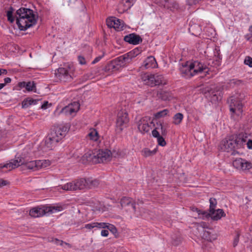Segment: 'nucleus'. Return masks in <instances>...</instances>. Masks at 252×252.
Wrapping results in <instances>:
<instances>
[{"label":"nucleus","instance_id":"f257e3e1","mask_svg":"<svg viewBox=\"0 0 252 252\" xmlns=\"http://www.w3.org/2000/svg\"><path fill=\"white\" fill-rule=\"evenodd\" d=\"M246 133H241L223 140L220 144V149L227 152H232L234 155L237 150L244 148L247 140Z\"/></svg>","mask_w":252,"mask_h":252},{"label":"nucleus","instance_id":"f03ea898","mask_svg":"<svg viewBox=\"0 0 252 252\" xmlns=\"http://www.w3.org/2000/svg\"><path fill=\"white\" fill-rule=\"evenodd\" d=\"M16 24L21 31H26L36 23L33 11L29 8H21L16 11Z\"/></svg>","mask_w":252,"mask_h":252},{"label":"nucleus","instance_id":"7ed1b4c3","mask_svg":"<svg viewBox=\"0 0 252 252\" xmlns=\"http://www.w3.org/2000/svg\"><path fill=\"white\" fill-rule=\"evenodd\" d=\"M69 128L67 124H62L54 126L46 138L45 146L49 150H52L65 136Z\"/></svg>","mask_w":252,"mask_h":252},{"label":"nucleus","instance_id":"20e7f679","mask_svg":"<svg viewBox=\"0 0 252 252\" xmlns=\"http://www.w3.org/2000/svg\"><path fill=\"white\" fill-rule=\"evenodd\" d=\"M63 210L62 206H43L35 207L30 211V215L34 218L39 217L47 214H52L61 211Z\"/></svg>","mask_w":252,"mask_h":252},{"label":"nucleus","instance_id":"39448f33","mask_svg":"<svg viewBox=\"0 0 252 252\" xmlns=\"http://www.w3.org/2000/svg\"><path fill=\"white\" fill-rule=\"evenodd\" d=\"M141 78L145 84L151 87L165 83L162 75L158 74H149L146 73L142 76Z\"/></svg>","mask_w":252,"mask_h":252},{"label":"nucleus","instance_id":"423d86ee","mask_svg":"<svg viewBox=\"0 0 252 252\" xmlns=\"http://www.w3.org/2000/svg\"><path fill=\"white\" fill-rule=\"evenodd\" d=\"M242 98L240 94H236L231 96L228 100L229 103L230 111L232 113L240 116L242 113V104L241 99Z\"/></svg>","mask_w":252,"mask_h":252},{"label":"nucleus","instance_id":"0eeeda50","mask_svg":"<svg viewBox=\"0 0 252 252\" xmlns=\"http://www.w3.org/2000/svg\"><path fill=\"white\" fill-rule=\"evenodd\" d=\"M25 163V159L21 157H16L10 160L8 163L4 164H0V172H6L14 169Z\"/></svg>","mask_w":252,"mask_h":252},{"label":"nucleus","instance_id":"6e6552de","mask_svg":"<svg viewBox=\"0 0 252 252\" xmlns=\"http://www.w3.org/2000/svg\"><path fill=\"white\" fill-rule=\"evenodd\" d=\"M86 179L75 180L62 186L61 189L65 190H76L85 189Z\"/></svg>","mask_w":252,"mask_h":252},{"label":"nucleus","instance_id":"1a4fd4ad","mask_svg":"<svg viewBox=\"0 0 252 252\" xmlns=\"http://www.w3.org/2000/svg\"><path fill=\"white\" fill-rule=\"evenodd\" d=\"M24 164L26 165L27 168L33 171H36L49 166L50 162L46 160H36L28 162L25 160Z\"/></svg>","mask_w":252,"mask_h":252},{"label":"nucleus","instance_id":"9d476101","mask_svg":"<svg viewBox=\"0 0 252 252\" xmlns=\"http://www.w3.org/2000/svg\"><path fill=\"white\" fill-rule=\"evenodd\" d=\"M129 122L128 114L125 110H121L118 114L116 126L118 130L121 132L126 127Z\"/></svg>","mask_w":252,"mask_h":252},{"label":"nucleus","instance_id":"9b49d317","mask_svg":"<svg viewBox=\"0 0 252 252\" xmlns=\"http://www.w3.org/2000/svg\"><path fill=\"white\" fill-rule=\"evenodd\" d=\"M130 62L129 58H127L126 55L125 54L111 61L109 66L111 69L119 70L120 68L125 66Z\"/></svg>","mask_w":252,"mask_h":252},{"label":"nucleus","instance_id":"f8f14e48","mask_svg":"<svg viewBox=\"0 0 252 252\" xmlns=\"http://www.w3.org/2000/svg\"><path fill=\"white\" fill-rule=\"evenodd\" d=\"M168 124L160 121L156 123L155 129L152 131V135L154 137L158 136L160 133L162 136H165L167 134V128Z\"/></svg>","mask_w":252,"mask_h":252},{"label":"nucleus","instance_id":"ddd939ff","mask_svg":"<svg viewBox=\"0 0 252 252\" xmlns=\"http://www.w3.org/2000/svg\"><path fill=\"white\" fill-rule=\"evenodd\" d=\"M233 166L239 170L247 171L252 168V163L245 159L239 158L233 161Z\"/></svg>","mask_w":252,"mask_h":252},{"label":"nucleus","instance_id":"4468645a","mask_svg":"<svg viewBox=\"0 0 252 252\" xmlns=\"http://www.w3.org/2000/svg\"><path fill=\"white\" fill-rule=\"evenodd\" d=\"M96 159L98 163L107 162L110 160L112 156L111 152L108 150H96Z\"/></svg>","mask_w":252,"mask_h":252},{"label":"nucleus","instance_id":"2eb2a0df","mask_svg":"<svg viewBox=\"0 0 252 252\" xmlns=\"http://www.w3.org/2000/svg\"><path fill=\"white\" fill-rule=\"evenodd\" d=\"M96 150L93 151L88 150L81 158L82 163L85 164L87 162H92L94 163H97L96 159Z\"/></svg>","mask_w":252,"mask_h":252},{"label":"nucleus","instance_id":"dca6fc26","mask_svg":"<svg viewBox=\"0 0 252 252\" xmlns=\"http://www.w3.org/2000/svg\"><path fill=\"white\" fill-rule=\"evenodd\" d=\"M79 103L75 101L63 108L61 112L66 115L74 116L79 110Z\"/></svg>","mask_w":252,"mask_h":252},{"label":"nucleus","instance_id":"f3484780","mask_svg":"<svg viewBox=\"0 0 252 252\" xmlns=\"http://www.w3.org/2000/svg\"><path fill=\"white\" fill-rule=\"evenodd\" d=\"M106 22L109 28H113L117 31H121L124 27L123 22L116 17H112L108 18Z\"/></svg>","mask_w":252,"mask_h":252},{"label":"nucleus","instance_id":"a211bd4d","mask_svg":"<svg viewBox=\"0 0 252 252\" xmlns=\"http://www.w3.org/2000/svg\"><path fill=\"white\" fill-rule=\"evenodd\" d=\"M190 64L193 75L201 72L207 73L208 71L207 66L198 61H195L193 63L190 62Z\"/></svg>","mask_w":252,"mask_h":252},{"label":"nucleus","instance_id":"6ab92c4d","mask_svg":"<svg viewBox=\"0 0 252 252\" xmlns=\"http://www.w3.org/2000/svg\"><path fill=\"white\" fill-rule=\"evenodd\" d=\"M224 90L223 86H213L210 91L208 90L209 93L212 95L211 99L212 101H218L221 97L222 92Z\"/></svg>","mask_w":252,"mask_h":252},{"label":"nucleus","instance_id":"aec40b11","mask_svg":"<svg viewBox=\"0 0 252 252\" xmlns=\"http://www.w3.org/2000/svg\"><path fill=\"white\" fill-rule=\"evenodd\" d=\"M180 71L182 77L186 78H190L194 76L190 62H186L185 64H182L180 67Z\"/></svg>","mask_w":252,"mask_h":252},{"label":"nucleus","instance_id":"412c9836","mask_svg":"<svg viewBox=\"0 0 252 252\" xmlns=\"http://www.w3.org/2000/svg\"><path fill=\"white\" fill-rule=\"evenodd\" d=\"M121 205L122 208H126L131 206V209L128 208L129 212L135 213L136 212L135 203L132 198L127 197H124L121 200Z\"/></svg>","mask_w":252,"mask_h":252},{"label":"nucleus","instance_id":"4be33fe9","mask_svg":"<svg viewBox=\"0 0 252 252\" xmlns=\"http://www.w3.org/2000/svg\"><path fill=\"white\" fill-rule=\"evenodd\" d=\"M148 120V117H144L141 118L137 123L138 128L142 133L148 132L150 130Z\"/></svg>","mask_w":252,"mask_h":252},{"label":"nucleus","instance_id":"5701e85b","mask_svg":"<svg viewBox=\"0 0 252 252\" xmlns=\"http://www.w3.org/2000/svg\"><path fill=\"white\" fill-rule=\"evenodd\" d=\"M158 65L155 58L153 56H149L143 62L140 67L142 69L155 68Z\"/></svg>","mask_w":252,"mask_h":252},{"label":"nucleus","instance_id":"b1692460","mask_svg":"<svg viewBox=\"0 0 252 252\" xmlns=\"http://www.w3.org/2000/svg\"><path fill=\"white\" fill-rule=\"evenodd\" d=\"M124 40L129 43L136 45L142 42L141 37L135 33H130L125 36Z\"/></svg>","mask_w":252,"mask_h":252},{"label":"nucleus","instance_id":"393cba45","mask_svg":"<svg viewBox=\"0 0 252 252\" xmlns=\"http://www.w3.org/2000/svg\"><path fill=\"white\" fill-rule=\"evenodd\" d=\"M59 77L63 81H69L72 79V77L69 74L68 71L64 68H59L58 69Z\"/></svg>","mask_w":252,"mask_h":252},{"label":"nucleus","instance_id":"a878e982","mask_svg":"<svg viewBox=\"0 0 252 252\" xmlns=\"http://www.w3.org/2000/svg\"><path fill=\"white\" fill-rule=\"evenodd\" d=\"M210 212V217L215 220H220L222 217L225 215L224 212L222 209L213 210Z\"/></svg>","mask_w":252,"mask_h":252},{"label":"nucleus","instance_id":"bb28decb","mask_svg":"<svg viewBox=\"0 0 252 252\" xmlns=\"http://www.w3.org/2000/svg\"><path fill=\"white\" fill-rule=\"evenodd\" d=\"M135 0H123L122 3L119 4V10L121 12L129 9L133 5Z\"/></svg>","mask_w":252,"mask_h":252},{"label":"nucleus","instance_id":"cd10ccee","mask_svg":"<svg viewBox=\"0 0 252 252\" xmlns=\"http://www.w3.org/2000/svg\"><path fill=\"white\" fill-rule=\"evenodd\" d=\"M157 95L159 98L164 101L170 100L173 97L171 93L165 91L158 92Z\"/></svg>","mask_w":252,"mask_h":252},{"label":"nucleus","instance_id":"c85d7f7f","mask_svg":"<svg viewBox=\"0 0 252 252\" xmlns=\"http://www.w3.org/2000/svg\"><path fill=\"white\" fill-rule=\"evenodd\" d=\"M88 138L93 141H97L99 139V134L95 129H91L87 135Z\"/></svg>","mask_w":252,"mask_h":252},{"label":"nucleus","instance_id":"c756f323","mask_svg":"<svg viewBox=\"0 0 252 252\" xmlns=\"http://www.w3.org/2000/svg\"><path fill=\"white\" fill-rule=\"evenodd\" d=\"M99 183L97 180L86 179L85 189L95 188L99 185Z\"/></svg>","mask_w":252,"mask_h":252},{"label":"nucleus","instance_id":"7c9ffc66","mask_svg":"<svg viewBox=\"0 0 252 252\" xmlns=\"http://www.w3.org/2000/svg\"><path fill=\"white\" fill-rule=\"evenodd\" d=\"M202 237L203 239L208 241H212L217 239V236L215 234H212L209 231L205 230L203 233Z\"/></svg>","mask_w":252,"mask_h":252},{"label":"nucleus","instance_id":"2f4dec72","mask_svg":"<svg viewBox=\"0 0 252 252\" xmlns=\"http://www.w3.org/2000/svg\"><path fill=\"white\" fill-rule=\"evenodd\" d=\"M183 117V115L181 113L176 114L173 118V123L175 125H179L182 122Z\"/></svg>","mask_w":252,"mask_h":252},{"label":"nucleus","instance_id":"473e14b6","mask_svg":"<svg viewBox=\"0 0 252 252\" xmlns=\"http://www.w3.org/2000/svg\"><path fill=\"white\" fill-rule=\"evenodd\" d=\"M139 53V50L138 48H135L127 54H126V55L127 58H129V61H131L132 58L137 56Z\"/></svg>","mask_w":252,"mask_h":252},{"label":"nucleus","instance_id":"72a5a7b5","mask_svg":"<svg viewBox=\"0 0 252 252\" xmlns=\"http://www.w3.org/2000/svg\"><path fill=\"white\" fill-rule=\"evenodd\" d=\"M196 211L198 215L200 216V218L202 219H205L210 217V212L208 213L206 211L198 210V209H196Z\"/></svg>","mask_w":252,"mask_h":252},{"label":"nucleus","instance_id":"f704fd0d","mask_svg":"<svg viewBox=\"0 0 252 252\" xmlns=\"http://www.w3.org/2000/svg\"><path fill=\"white\" fill-rule=\"evenodd\" d=\"M169 113L168 109H164L162 111H159L154 114L155 119H159L162 117L166 116Z\"/></svg>","mask_w":252,"mask_h":252},{"label":"nucleus","instance_id":"c9c22d12","mask_svg":"<svg viewBox=\"0 0 252 252\" xmlns=\"http://www.w3.org/2000/svg\"><path fill=\"white\" fill-rule=\"evenodd\" d=\"M35 83L33 81L27 82L26 89L28 91L35 92Z\"/></svg>","mask_w":252,"mask_h":252},{"label":"nucleus","instance_id":"e433bc0d","mask_svg":"<svg viewBox=\"0 0 252 252\" xmlns=\"http://www.w3.org/2000/svg\"><path fill=\"white\" fill-rule=\"evenodd\" d=\"M156 150L151 151L148 149H144L142 151L143 155L145 157H150L155 154Z\"/></svg>","mask_w":252,"mask_h":252},{"label":"nucleus","instance_id":"4c0bfd02","mask_svg":"<svg viewBox=\"0 0 252 252\" xmlns=\"http://www.w3.org/2000/svg\"><path fill=\"white\" fill-rule=\"evenodd\" d=\"M168 4L169 6H164V7H166L168 9H170L171 10H173L174 9H177L179 7V5L178 3L174 1H172L171 0H170V1L168 2Z\"/></svg>","mask_w":252,"mask_h":252},{"label":"nucleus","instance_id":"58836bf2","mask_svg":"<svg viewBox=\"0 0 252 252\" xmlns=\"http://www.w3.org/2000/svg\"><path fill=\"white\" fill-rule=\"evenodd\" d=\"M13 9L11 7L9 10L7 11V17L8 21L10 23H13L14 21V18L13 17Z\"/></svg>","mask_w":252,"mask_h":252},{"label":"nucleus","instance_id":"ea45409f","mask_svg":"<svg viewBox=\"0 0 252 252\" xmlns=\"http://www.w3.org/2000/svg\"><path fill=\"white\" fill-rule=\"evenodd\" d=\"M209 201H210V209H209V212H210L212 210L215 209V208H216L217 204V202L216 199L214 198H210Z\"/></svg>","mask_w":252,"mask_h":252},{"label":"nucleus","instance_id":"a19ab883","mask_svg":"<svg viewBox=\"0 0 252 252\" xmlns=\"http://www.w3.org/2000/svg\"><path fill=\"white\" fill-rule=\"evenodd\" d=\"M163 136H162V135H160V134H159L158 136L155 137L156 138H157L158 142V145L161 146H164L166 144V141H165Z\"/></svg>","mask_w":252,"mask_h":252},{"label":"nucleus","instance_id":"79ce46f5","mask_svg":"<svg viewBox=\"0 0 252 252\" xmlns=\"http://www.w3.org/2000/svg\"><path fill=\"white\" fill-rule=\"evenodd\" d=\"M106 228L109 230L113 234H116L117 232L116 227L112 224L107 223Z\"/></svg>","mask_w":252,"mask_h":252},{"label":"nucleus","instance_id":"37998d69","mask_svg":"<svg viewBox=\"0 0 252 252\" xmlns=\"http://www.w3.org/2000/svg\"><path fill=\"white\" fill-rule=\"evenodd\" d=\"M242 83V81L240 80L232 79L229 81V85L231 87H234L235 85H239Z\"/></svg>","mask_w":252,"mask_h":252},{"label":"nucleus","instance_id":"c03bdc74","mask_svg":"<svg viewBox=\"0 0 252 252\" xmlns=\"http://www.w3.org/2000/svg\"><path fill=\"white\" fill-rule=\"evenodd\" d=\"M30 98L25 99L22 102V106L23 108H27L31 105Z\"/></svg>","mask_w":252,"mask_h":252},{"label":"nucleus","instance_id":"a18cd8bd","mask_svg":"<svg viewBox=\"0 0 252 252\" xmlns=\"http://www.w3.org/2000/svg\"><path fill=\"white\" fill-rule=\"evenodd\" d=\"M244 63L246 65H248L250 67H252V58L249 56L246 57Z\"/></svg>","mask_w":252,"mask_h":252},{"label":"nucleus","instance_id":"49530a36","mask_svg":"<svg viewBox=\"0 0 252 252\" xmlns=\"http://www.w3.org/2000/svg\"><path fill=\"white\" fill-rule=\"evenodd\" d=\"M95 227H97L99 228H106V226L107 225V223L105 222H94Z\"/></svg>","mask_w":252,"mask_h":252},{"label":"nucleus","instance_id":"de8ad7c7","mask_svg":"<svg viewBox=\"0 0 252 252\" xmlns=\"http://www.w3.org/2000/svg\"><path fill=\"white\" fill-rule=\"evenodd\" d=\"M157 2L159 3L161 5H163L164 6H169L168 4V2L170 1V0H156Z\"/></svg>","mask_w":252,"mask_h":252},{"label":"nucleus","instance_id":"09e8293b","mask_svg":"<svg viewBox=\"0 0 252 252\" xmlns=\"http://www.w3.org/2000/svg\"><path fill=\"white\" fill-rule=\"evenodd\" d=\"M84 228L87 229H92L94 228H95V224L94 222H92L91 223L86 224L85 225Z\"/></svg>","mask_w":252,"mask_h":252},{"label":"nucleus","instance_id":"8fccbe9b","mask_svg":"<svg viewBox=\"0 0 252 252\" xmlns=\"http://www.w3.org/2000/svg\"><path fill=\"white\" fill-rule=\"evenodd\" d=\"M78 60L79 63L81 64H85L86 63L85 59L83 56H79L78 57Z\"/></svg>","mask_w":252,"mask_h":252},{"label":"nucleus","instance_id":"3c124183","mask_svg":"<svg viewBox=\"0 0 252 252\" xmlns=\"http://www.w3.org/2000/svg\"><path fill=\"white\" fill-rule=\"evenodd\" d=\"M239 234H237L233 241V246L234 247L237 245L238 242H239Z\"/></svg>","mask_w":252,"mask_h":252},{"label":"nucleus","instance_id":"603ef678","mask_svg":"<svg viewBox=\"0 0 252 252\" xmlns=\"http://www.w3.org/2000/svg\"><path fill=\"white\" fill-rule=\"evenodd\" d=\"M108 234H109V232L107 230L103 229V230H101V235L102 236L107 237V236H108Z\"/></svg>","mask_w":252,"mask_h":252},{"label":"nucleus","instance_id":"864d4df0","mask_svg":"<svg viewBox=\"0 0 252 252\" xmlns=\"http://www.w3.org/2000/svg\"><path fill=\"white\" fill-rule=\"evenodd\" d=\"M8 184L7 181L4 180L2 179H0V187L4 186Z\"/></svg>","mask_w":252,"mask_h":252},{"label":"nucleus","instance_id":"5fc2aeb1","mask_svg":"<svg viewBox=\"0 0 252 252\" xmlns=\"http://www.w3.org/2000/svg\"><path fill=\"white\" fill-rule=\"evenodd\" d=\"M246 145L250 149H252V140H249L248 142L246 141Z\"/></svg>","mask_w":252,"mask_h":252},{"label":"nucleus","instance_id":"6e6d98bb","mask_svg":"<svg viewBox=\"0 0 252 252\" xmlns=\"http://www.w3.org/2000/svg\"><path fill=\"white\" fill-rule=\"evenodd\" d=\"M27 83V82H20L18 83V86L21 88H26Z\"/></svg>","mask_w":252,"mask_h":252},{"label":"nucleus","instance_id":"4d7b16f0","mask_svg":"<svg viewBox=\"0 0 252 252\" xmlns=\"http://www.w3.org/2000/svg\"><path fill=\"white\" fill-rule=\"evenodd\" d=\"M103 56V55H102V56H100L97 57H96L94 59V60L93 61L92 63L94 64V63H97L98 61H99L100 60V59L102 58Z\"/></svg>","mask_w":252,"mask_h":252},{"label":"nucleus","instance_id":"13d9d810","mask_svg":"<svg viewBox=\"0 0 252 252\" xmlns=\"http://www.w3.org/2000/svg\"><path fill=\"white\" fill-rule=\"evenodd\" d=\"M4 83L3 84H5V86L6 84H9L11 82V79L9 77L5 78L4 79Z\"/></svg>","mask_w":252,"mask_h":252},{"label":"nucleus","instance_id":"bf43d9fd","mask_svg":"<svg viewBox=\"0 0 252 252\" xmlns=\"http://www.w3.org/2000/svg\"><path fill=\"white\" fill-rule=\"evenodd\" d=\"M53 241H55V243L56 244L60 245L61 246L63 245V244L64 243L63 241H60L57 239L53 240Z\"/></svg>","mask_w":252,"mask_h":252},{"label":"nucleus","instance_id":"052dcab7","mask_svg":"<svg viewBox=\"0 0 252 252\" xmlns=\"http://www.w3.org/2000/svg\"><path fill=\"white\" fill-rule=\"evenodd\" d=\"M30 103H31V105H33H33L36 104L38 101L36 99H33L31 98H30Z\"/></svg>","mask_w":252,"mask_h":252},{"label":"nucleus","instance_id":"680f3d73","mask_svg":"<svg viewBox=\"0 0 252 252\" xmlns=\"http://www.w3.org/2000/svg\"><path fill=\"white\" fill-rule=\"evenodd\" d=\"M249 30L250 32H251V35H250V37H248V36H249L248 35H247L246 36L247 40H250L251 37H252V26L250 27Z\"/></svg>","mask_w":252,"mask_h":252},{"label":"nucleus","instance_id":"e2e57ef3","mask_svg":"<svg viewBox=\"0 0 252 252\" xmlns=\"http://www.w3.org/2000/svg\"><path fill=\"white\" fill-rule=\"evenodd\" d=\"M7 73V71L6 69L0 68V75L2 74H6Z\"/></svg>","mask_w":252,"mask_h":252},{"label":"nucleus","instance_id":"0e129e2a","mask_svg":"<svg viewBox=\"0 0 252 252\" xmlns=\"http://www.w3.org/2000/svg\"><path fill=\"white\" fill-rule=\"evenodd\" d=\"M200 225L203 228H208L207 224L204 222H201Z\"/></svg>","mask_w":252,"mask_h":252},{"label":"nucleus","instance_id":"69168bd1","mask_svg":"<svg viewBox=\"0 0 252 252\" xmlns=\"http://www.w3.org/2000/svg\"><path fill=\"white\" fill-rule=\"evenodd\" d=\"M47 104H48V102L47 101L44 102V103L42 105L41 108L42 109H46V106H47Z\"/></svg>","mask_w":252,"mask_h":252},{"label":"nucleus","instance_id":"338daca9","mask_svg":"<svg viewBox=\"0 0 252 252\" xmlns=\"http://www.w3.org/2000/svg\"><path fill=\"white\" fill-rule=\"evenodd\" d=\"M64 4L69 5L71 3V0H63Z\"/></svg>","mask_w":252,"mask_h":252},{"label":"nucleus","instance_id":"774afa93","mask_svg":"<svg viewBox=\"0 0 252 252\" xmlns=\"http://www.w3.org/2000/svg\"><path fill=\"white\" fill-rule=\"evenodd\" d=\"M5 86V84L0 83V90L2 89Z\"/></svg>","mask_w":252,"mask_h":252}]
</instances>
